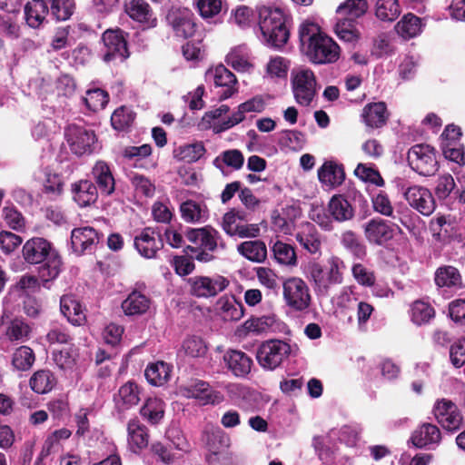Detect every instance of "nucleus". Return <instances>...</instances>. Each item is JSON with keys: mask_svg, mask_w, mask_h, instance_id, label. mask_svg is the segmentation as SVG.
<instances>
[{"mask_svg": "<svg viewBox=\"0 0 465 465\" xmlns=\"http://www.w3.org/2000/svg\"><path fill=\"white\" fill-rule=\"evenodd\" d=\"M23 258L29 264H41L38 275L46 287L49 282L56 279L61 272L62 258L53 243L43 237L27 240L22 248Z\"/></svg>", "mask_w": 465, "mask_h": 465, "instance_id": "nucleus-1", "label": "nucleus"}, {"mask_svg": "<svg viewBox=\"0 0 465 465\" xmlns=\"http://www.w3.org/2000/svg\"><path fill=\"white\" fill-rule=\"evenodd\" d=\"M186 239L192 243L184 247L185 253H192V258L200 262H210L214 260L213 252L220 246L225 248L220 232L206 225L201 228H188L184 232Z\"/></svg>", "mask_w": 465, "mask_h": 465, "instance_id": "nucleus-2", "label": "nucleus"}, {"mask_svg": "<svg viewBox=\"0 0 465 465\" xmlns=\"http://www.w3.org/2000/svg\"><path fill=\"white\" fill-rule=\"evenodd\" d=\"M259 26L266 42L281 48L289 40L290 30L287 17L280 8L262 6L259 8Z\"/></svg>", "mask_w": 465, "mask_h": 465, "instance_id": "nucleus-3", "label": "nucleus"}, {"mask_svg": "<svg viewBox=\"0 0 465 465\" xmlns=\"http://www.w3.org/2000/svg\"><path fill=\"white\" fill-rule=\"evenodd\" d=\"M64 139L71 153L78 157L94 151L97 137L94 130L84 124L71 123L64 128Z\"/></svg>", "mask_w": 465, "mask_h": 465, "instance_id": "nucleus-4", "label": "nucleus"}, {"mask_svg": "<svg viewBox=\"0 0 465 465\" xmlns=\"http://www.w3.org/2000/svg\"><path fill=\"white\" fill-rule=\"evenodd\" d=\"M291 351V345L284 341L268 340L257 348L256 360L263 370L274 371L289 357Z\"/></svg>", "mask_w": 465, "mask_h": 465, "instance_id": "nucleus-5", "label": "nucleus"}, {"mask_svg": "<svg viewBox=\"0 0 465 465\" xmlns=\"http://www.w3.org/2000/svg\"><path fill=\"white\" fill-rule=\"evenodd\" d=\"M282 294L285 303L295 312L307 310L312 302V296L307 283L299 277H290L282 283Z\"/></svg>", "mask_w": 465, "mask_h": 465, "instance_id": "nucleus-6", "label": "nucleus"}, {"mask_svg": "<svg viewBox=\"0 0 465 465\" xmlns=\"http://www.w3.org/2000/svg\"><path fill=\"white\" fill-rule=\"evenodd\" d=\"M408 162L422 176H431L439 169L434 147L425 143L415 144L409 150Z\"/></svg>", "mask_w": 465, "mask_h": 465, "instance_id": "nucleus-7", "label": "nucleus"}, {"mask_svg": "<svg viewBox=\"0 0 465 465\" xmlns=\"http://www.w3.org/2000/svg\"><path fill=\"white\" fill-rule=\"evenodd\" d=\"M432 412L437 422L447 431L456 432L463 425V415L450 400L445 398L437 400Z\"/></svg>", "mask_w": 465, "mask_h": 465, "instance_id": "nucleus-8", "label": "nucleus"}, {"mask_svg": "<svg viewBox=\"0 0 465 465\" xmlns=\"http://www.w3.org/2000/svg\"><path fill=\"white\" fill-rule=\"evenodd\" d=\"M304 52L308 59L315 64H332L340 57L339 45L327 35L307 45Z\"/></svg>", "mask_w": 465, "mask_h": 465, "instance_id": "nucleus-9", "label": "nucleus"}, {"mask_svg": "<svg viewBox=\"0 0 465 465\" xmlns=\"http://www.w3.org/2000/svg\"><path fill=\"white\" fill-rule=\"evenodd\" d=\"M189 292L197 298L214 297L224 291L229 285V280L222 275L213 278L208 276H193L187 280Z\"/></svg>", "mask_w": 465, "mask_h": 465, "instance_id": "nucleus-10", "label": "nucleus"}, {"mask_svg": "<svg viewBox=\"0 0 465 465\" xmlns=\"http://www.w3.org/2000/svg\"><path fill=\"white\" fill-rule=\"evenodd\" d=\"M166 21L178 38L188 39L196 33L194 15L188 8L172 7L166 15Z\"/></svg>", "mask_w": 465, "mask_h": 465, "instance_id": "nucleus-11", "label": "nucleus"}, {"mask_svg": "<svg viewBox=\"0 0 465 465\" xmlns=\"http://www.w3.org/2000/svg\"><path fill=\"white\" fill-rule=\"evenodd\" d=\"M127 36L128 34L124 33L120 28L107 29L104 32L102 40L106 48V52L104 54V60L105 62L115 59L124 62L130 56L126 39Z\"/></svg>", "mask_w": 465, "mask_h": 465, "instance_id": "nucleus-12", "label": "nucleus"}, {"mask_svg": "<svg viewBox=\"0 0 465 465\" xmlns=\"http://www.w3.org/2000/svg\"><path fill=\"white\" fill-rule=\"evenodd\" d=\"M292 88L295 101L309 106L316 94V77L310 69L298 72L292 79Z\"/></svg>", "mask_w": 465, "mask_h": 465, "instance_id": "nucleus-13", "label": "nucleus"}, {"mask_svg": "<svg viewBox=\"0 0 465 465\" xmlns=\"http://www.w3.org/2000/svg\"><path fill=\"white\" fill-rule=\"evenodd\" d=\"M134 245L141 256L153 259L163 248V240L158 228L145 227L135 235Z\"/></svg>", "mask_w": 465, "mask_h": 465, "instance_id": "nucleus-14", "label": "nucleus"}, {"mask_svg": "<svg viewBox=\"0 0 465 465\" xmlns=\"http://www.w3.org/2000/svg\"><path fill=\"white\" fill-rule=\"evenodd\" d=\"M102 237L103 234L90 226L74 228L71 232L72 249L77 255L93 253Z\"/></svg>", "mask_w": 465, "mask_h": 465, "instance_id": "nucleus-15", "label": "nucleus"}, {"mask_svg": "<svg viewBox=\"0 0 465 465\" xmlns=\"http://www.w3.org/2000/svg\"><path fill=\"white\" fill-rule=\"evenodd\" d=\"M404 198L413 209L424 216L430 215L436 208V202L431 192L422 186L409 187L404 193Z\"/></svg>", "mask_w": 465, "mask_h": 465, "instance_id": "nucleus-16", "label": "nucleus"}, {"mask_svg": "<svg viewBox=\"0 0 465 465\" xmlns=\"http://www.w3.org/2000/svg\"><path fill=\"white\" fill-rule=\"evenodd\" d=\"M393 226L400 230V227L395 223L381 218H373L364 225L365 238L371 244L384 245L394 236Z\"/></svg>", "mask_w": 465, "mask_h": 465, "instance_id": "nucleus-17", "label": "nucleus"}, {"mask_svg": "<svg viewBox=\"0 0 465 465\" xmlns=\"http://www.w3.org/2000/svg\"><path fill=\"white\" fill-rule=\"evenodd\" d=\"M206 77L212 78L216 87L223 88L219 94L221 101L232 97L238 92V81L233 73H232L223 64H219L214 68L209 69Z\"/></svg>", "mask_w": 465, "mask_h": 465, "instance_id": "nucleus-18", "label": "nucleus"}, {"mask_svg": "<svg viewBox=\"0 0 465 465\" xmlns=\"http://www.w3.org/2000/svg\"><path fill=\"white\" fill-rule=\"evenodd\" d=\"M124 9L131 19L142 24L144 28H154L157 25V18L145 0H129Z\"/></svg>", "mask_w": 465, "mask_h": 465, "instance_id": "nucleus-19", "label": "nucleus"}, {"mask_svg": "<svg viewBox=\"0 0 465 465\" xmlns=\"http://www.w3.org/2000/svg\"><path fill=\"white\" fill-rule=\"evenodd\" d=\"M226 368L238 378H245L252 371V359L244 351L229 349L223 357Z\"/></svg>", "mask_w": 465, "mask_h": 465, "instance_id": "nucleus-20", "label": "nucleus"}, {"mask_svg": "<svg viewBox=\"0 0 465 465\" xmlns=\"http://www.w3.org/2000/svg\"><path fill=\"white\" fill-rule=\"evenodd\" d=\"M441 440V432L440 429L429 422L422 423L413 430L408 441L415 448H430L432 445H439Z\"/></svg>", "mask_w": 465, "mask_h": 465, "instance_id": "nucleus-21", "label": "nucleus"}, {"mask_svg": "<svg viewBox=\"0 0 465 465\" xmlns=\"http://www.w3.org/2000/svg\"><path fill=\"white\" fill-rule=\"evenodd\" d=\"M390 113L384 102L367 104L361 114L362 123L371 129H380L387 124Z\"/></svg>", "mask_w": 465, "mask_h": 465, "instance_id": "nucleus-22", "label": "nucleus"}, {"mask_svg": "<svg viewBox=\"0 0 465 465\" xmlns=\"http://www.w3.org/2000/svg\"><path fill=\"white\" fill-rule=\"evenodd\" d=\"M91 175L102 195L110 196L114 193L115 179L106 162L97 161L92 168Z\"/></svg>", "mask_w": 465, "mask_h": 465, "instance_id": "nucleus-23", "label": "nucleus"}, {"mask_svg": "<svg viewBox=\"0 0 465 465\" xmlns=\"http://www.w3.org/2000/svg\"><path fill=\"white\" fill-rule=\"evenodd\" d=\"M60 310L67 321L74 326L86 322L85 308L74 295H64L60 300Z\"/></svg>", "mask_w": 465, "mask_h": 465, "instance_id": "nucleus-24", "label": "nucleus"}, {"mask_svg": "<svg viewBox=\"0 0 465 465\" xmlns=\"http://www.w3.org/2000/svg\"><path fill=\"white\" fill-rule=\"evenodd\" d=\"M73 199L80 207L94 203L98 199V189L90 180H80L72 184Z\"/></svg>", "mask_w": 465, "mask_h": 465, "instance_id": "nucleus-25", "label": "nucleus"}, {"mask_svg": "<svg viewBox=\"0 0 465 465\" xmlns=\"http://www.w3.org/2000/svg\"><path fill=\"white\" fill-rule=\"evenodd\" d=\"M318 178L327 186H340L345 180L344 166L334 161H326L318 170Z\"/></svg>", "mask_w": 465, "mask_h": 465, "instance_id": "nucleus-26", "label": "nucleus"}, {"mask_svg": "<svg viewBox=\"0 0 465 465\" xmlns=\"http://www.w3.org/2000/svg\"><path fill=\"white\" fill-rule=\"evenodd\" d=\"M140 394L141 389L135 382L127 381L122 385L114 396L117 410L124 411L137 405L141 401Z\"/></svg>", "mask_w": 465, "mask_h": 465, "instance_id": "nucleus-27", "label": "nucleus"}, {"mask_svg": "<svg viewBox=\"0 0 465 465\" xmlns=\"http://www.w3.org/2000/svg\"><path fill=\"white\" fill-rule=\"evenodd\" d=\"M434 282L438 288L461 289L462 277L460 271L451 265H442L434 273Z\"/></svg>", "mask_w": 465, "mask_h": 465, "instance_id": "nucleus-28", "label": "nucleus"}, {"mask_svg": "<svg viewBox=\"0 0 465 465\" xmlns=\"http://www.w3.org/2000/svg\"><path fill=\"white\" fill-rule=\"evenodd\" d=\"M331 218L338 223L351 221L354 217V208L344 195H333L327 208Z\"/></svg>", "mask_w": 465, "mask_h": 465, "instance_id": "nucleus-29", "label": "nucleus"}, {"mask_svg": "<svg viewBox=\"0 0 465 465\" xmlns=\"http://www.w3.org/2000/svg\"><path fill=\"white\" fill-rule=\"evenodd\" d=\"M188 397L198 399L203 404H215L223 401V395L216 391H213L208 382L203 381H196L186 389Z\"/></svg>", "mask_w": 465, "mask_h": 465, "instance_id": "nucleus-30", "label": "nucleus"}, {"mask_svg": "<svg viewBox=\"0 0 465 465\" xmlns=\"http://www.w3.org/2000/svg\"><path fill=\"white\" fill-rule=\"evenodd\" d=\"M49 8L45 0H32L25 5V18L32 28H39L45 21Z\"/></svg>", "mask_w": 465, "mask_h": 465, "instance_id": "nucleus-31", "label": "nucleus"}, {"mask_svg": "<svg viewBox=\"0 0 465 465\" xmlns=\"http://www.w3.org/2000/svg\"><path fill=\"white\" fill-rule=\"evenodd\" d=\"M424 26L425 23L421 18L412 13H408L396 24L395 30L402 38L411 39L420 35Z\"/></svg>", "mask_w": 465, "mask_h": 465, "instance_id": "nucleus-32", "label": "nucleus"}, {"mask_svg": "<svg viewBox=\"0 0 465 465\" xmlns=\"http://www.w3.org/2000/svg\"><path fill=\"white\" fill-rule=\"evenodd\" d=\"M57 379L55 375L48 369L36 371L29 380L30 388L38 394L50 392L55 387Z\"/></svg>", "mask_w": 465, "mask_h": 465, "instance_id": "nucleus-33", "label": "nucleus"}, {"mask_svg": "<svg viewBox=\"0 0 465 465\" xmlns=\"http://www.w3.org/2000/svg\"><path fill=\"white\" fill-rule=\"evenodd\" d=\"M296 241L310 253L321 252L322 242L316 228L312 223H307L296 233Z\"/></svg>", "mask_w": 465, "mask_h": 465, "instance_id": "nucleus-34", "label": "nucleus"}, {"mask_svg": "<svg viewBox=\"0 0 465 465\" xmlns=\"http://www.w3.org/2000/svg\"><path fill=\"white\" fill-rule=\"evenodd\" d=\"M150 299L140 292H132L122 302V309L126 315H141L150 308Z\"/></svg>", "mask_w": 465, "mask_h": 465, "instance_id": "nucleus-35", "label": "nucleus"}, {"mask_svg": "<svg viewBox=\"0 0 465 465\" xmlns=\"http://www.w3.org/2000/svg\"><path fill=\"white\" fill-rule=\"evenodd\" d=\"M217 304L220 306L222 317L224 321L237 322L244 315V307L242 302L231 297H221Z\"/></svg>", "mask_w": 465, "mask_h": 465, "instance_id": "nucleus-36", "label": "nucleus"}, {"mask_svg": "<svg viewBox=\"0 0 465 465\" xmlns=\"http://www.w3.org/2000/svg\"><path fill=\"white\" fill-rule=\"evenodd\" d=\"M368 7L367 0H346L337 7L336 13L341 19L355 22L366 14Z\"/></svg>", "mask_w": 465, "mask_h": 465, "instance_id": "nucleus-37", "label": "nucleus"}, {"mask_svg": "<svg viewBox=\"0 0 465 465\" xmlns=\"http://www.w3.org/2000/svg\"><path fill=\"white\" fill-rule=\"evenodd\" d=\"M128 440L133 446L142 450L148 446L149 433L145 425L135 418L129 420L127 424Z\"/></svg>", "mask_w": 465, "mask_h": 465, "instance_id": "nucleus-38", "label": "nucleus"}, {"mask_svg": "<svg viewBox=\"0 0 465 465\" xmlns=\"http://www.w3.org/2000/svg\"><path fill=\"white\" fill-rule=\"evenodd\" d=\"M144 375L148 382L154 386L166 383L171 376V366L161 361L147 365Z\"/></svg>", "mask_w": 465, "mask_h": 465, "instance_id": "nucleus-39", "label": "nucleus"}, {"mask_svg": "<svg viewBox=\"0 0 465 465\" xmlns=\"http://www.w3.org/2000/svg\"><path fill=\"white\" fill-rule=\"evenodd\" d=\"M140 414L148 423L158 424L164 416V402L158 398H148L140 409Z\"/></svg>", "mask_w": 465, "mask_h": 465, "instance_id": "nucleus-40", "label": "nucleus"}, {"mask_svg": "<svg viewBox=\"0 0 465 465\" xmlns=\"http://www.w3.org/2000/svg\"><path fill=\"white\" fill-rule=\"evenodd\" d=\"M436 316V311L433 306L424 301L417 300L412 302L411 307V322L418 325L429 324Z\"/></svg>", "mask_w": 465, "mask_h": 465, "instance_id": "nucleus-41", "label": "nucleus"}, {"mask_svg": "<svg viewBox=\"0 0 465 465\" xmlns=\"http://www.w3.org/2000/svg\"><path fill=\"white\" fill-rule=\"evenodd\" d=\"M203 437L209 450L214 454L218 453L223 448L227 447L229 443L228 436L219 427H206Z\"/></svg>", "mask_w": 465, "mask_h": 465, "instance_id": "nucleus-42", "label": "nucleus"}, {"mask_svg": "<svg viewBox=\"0 0 465 465\" xmlns=\"http://www.w3.org/2000/svg\"><path fill=\"white\" fill-rule=\"evenodd\" d=\"M237 249L242 256L255 262H263L267 256L266 245L260 240L243 242Z\"/></svg>", "mask_w": 465, "mask_h": 465, "instance_id": "nucleus-43", "label": "nucleus"}, {"mask_svg": "<svg viewBox=\"0 0 465 465\" xmlns=\"http://www.w3.org/2000/svg\"><path fill=\"white\" fill-rule=\"evenodd\" d=\"M401 15L399 0H376L375 15L382 22H393Z\"/></svg>", "mask_w": 465, "mask_h": 465, "instance_id": "nucleus-44", "label": "nucleus"}, {"mask_svg": "<svg viewBox=\"0 0 465 465\" xmlns=\"http://www.w3.org/2000/svg\"><path fill=\"white\" fill-rule=\"evenodd\" d=\"M341 243L350 252L354 259L363 260L367 255V248L360 237L352 231H345L341 234Z\"/></svg>", "mask_w": 465, "mask_h": 465, "instance_id": "nucleus-45", "label": "nucleus"}, {"mask_svg": "<svg viewBox=\"0 0 465 465\" xmlns=\"http://www.w3.org/2000/svg\"><path fill=\"white\" fill-rule=\"evenodd\" d=\"M182 218L186 223H195L207 217L208 210L193 200L183 202L180 206Z\"/></svg>", "mask_w": 465, "mask_h": 465, "instance_id": "nucleus-46", "label": "nucleus"}, {"mask_svg": "<svg viewBox=\"0 0 465 465\" xmlns=\"http://www.w3.org/2000/svg\"><path fill=\"white\" fill-rule=\"evenodd\" d=\"M136 114L125 105L115 109L111 116V124L116 131H127L134 122Z\"/></svg>", "mask_w": 465, "mask_h": 465, "instance_id": "nucleus-47", "label": "nucleus"}, {"mask_svg": "<svg viewBox=\"0 0 465 465\" xmlns=\"http://www.w3.org/2000/svg\"><path fill=\"white\" fill-rule=\"evenodd\" d=\"M41 282L40 277L26 273L22 275L12 288L18 293L19 297H25L39 292L41 291Z\"/></svg>", "mask_w": 465, "mask_h": 465, "instance_id": "nucleus-48", "label": "nucleus"}, {"mask_svg": "<svg viewBox=\"0 0 465 465\" xmlns=\"http://www.w3.org/2000/svg\"><path fill=\"white\" fill-rule=\"evenodd\" d=\"M276 262L282 265L293 266L297 263V256L294 248L286 242L277 241L272 248Z\"/></svg>", "mask_w": 465, "mask_h": 465, "instance_id": "nucleus-49", "label": "nucleus"}, {"mask_svg": "<svg viewBox=\"0 0 465 465\" xmlns=\"http://www.w3.org/2000/svg\"><path fill=\"white\" fill-rule=\"evenodd\" d=\"M223 163L233 170H240L244 163V156L238 149L226 150L213 160L214 166L219 169H222Z\"/></svg>", "mask_w": 465, "mask_h": 465, "instance_id": "nucleus-50", "label": "nucleus"}, {"mask_svg": "<svg viewBox=\"0 0 465 465\" xmlns=\"http://www.w3.org/2000/svg\"><path fill=\"white\" fill-rule=\"evenodd\" d=\"M306 273L319 292H326L329 290L326 272L322 264L314 261L309 262L306 265Z\"/></svg>", "mask_w": 465, "mask_h": 465, "instance_id": "nucleus-51", "label": "nucleus"}, {"mask_svg": "<svg viewBox=\"0 0 465 465\" xmlns=\"http://www.w3.org/2000/svg\"><path fill=\"white\" fill-rule=\"evenodd\" d=\"M351 274L356 282L363 287L371 288L376 284L375 272L361 262H353Z\"/></svg>", "mask_w": 465, "mask_h": 465, "instance_id": "nucleus-52", "label": "nucleus"}, {"mask_svg": "<svg viewBox=\"0 0 465 465\" xmlns=\"http://www.w3.org/2000/svg\"><path fill=\"white\" fill-rule=\"evenodd\" d=\"M35 361V352L28 346H20L15 351L12 357V364L18 371L29 370Z\"/></svg>", "mask_w": 465, "mask_h": 465, "instance_id": "nucleus-53", "label": "nucleus"}, {"mask_svg": "<svg viewBox=\"0 0 465 465\" xmlns=\"http://www.w3.org/2000/svg\"><path fill=\"white\" fill-rule=\"evenodd\" d=\"M73 344L61 350L53 351V361L56 366L64 371L72 370L76 364V353L73 349Z\"/></svg>", "mask_w": 465, "mask_h": 465, "instance_id": "nucleus-54", "label": "nucleus"}, {"mask_svg": "<svg viewBox=\"0 0 465 465\" xmlns=\"http://www.w3.org/2000/svg\"><path fill=\"white\" fill-rule=\"evenodd\" d=\"M354 174L365 183H370L376 186L381 187L385 184L378 169L375 166L365 163H359L354 170Z\"/></svg>", "mask_w": 465, "mask_h": 465, "instance_id": "nucleus-55", "label": "nucleus"}, {"mask_svg": "<svg viewBox=\"0 0 465 465\" xmlns=\"http://www.w3.org/2000/svg\"><path fill=\"white\" fill-rule=\"evenodd\" d=\"M83 100L89 110L97 112L106 106L109 102V94L106 91L96 88L88 90Z\"/></svg>", "mask_w": 465, "mask_h": 465, "instance_id": "nucleus-56", "label": "nucleus"}, {"mask_svg": "<svg viewBox=\"0 0 465 465\" xmlns=\"http://www.w3.org/2000/svg\"><path fill=\"white\" fill-rule=\"evenodd\" d=\"M323 35L325 34L321 31L319 25L313 22L304 21L299 27V38L303 49Z\"/></svg>", "mask_w": 465, "mask_h": 465, "instance_id": "nucleus-57", "label": "nucleus"}, {"mask_svg": "<svg viewBox=\"0 0 465 465\" xmlns=\"http://www.w3.org/2000/svg\"><path fill=\"white\" fill-rule=\"evenodd\" d=\"M75 3L74 0H52L50 11L51 15L57 21L68 20L74 14Z\"/></svg>", "mask_w": 465, "mask_h": 465, "instance_id": "nucleus-58", "label": "nucleus"}, {"mask_svg": "<svg viewBox=\"0 0 465 465\" xmlns=\"http://www.w3.org/2000/svg\"><path fill=\"white\" fill-rule=\"evenodd\" d=\"M343 261L338 256H331L328 260V272H326V279L329 284L331 285L341 284L343 281V275L341 271V268H344Z\"/></svg>", "mask_w": 465, "mask_h": 465, "instance_id": "nucleus-59", "label": "nucleus"}, {"mask_svg": "<svg viewBox=\"0 0 465 465\" xmlns=\"http://www.w3.org/2000/svg\"><path fill=\"white\" fill-rule=\"evenodd\" d=\"M30 332V326L18 318L11 321L6 330V335L10 341H23L24 339L28 338Z\"/></svg>", "mask_w": 465, "mask_h": 465, "instance_id": "nucleus-60", "label": "nucleus"}, {"mask_svg": "<svg viewBox=\"0 0 465 465\" xmlns=\"http://www.w3.org/2000/svg\"><path fill=\"white\" fill-rule=\"evenodd\" d=\"M353 23L343 19H340L337 23L336 33L341 40L352 43L360 38V32Z\"/></svg>", "mask_w": 465, "mask_h": 465, "instance_id": "nucleus-61", "label": "nucleus"}, {"mask_svg": "<svg viewBox=\"0 0 465 465\" xmlns=\"http://www.w3.org/2000/svg\"><path fill=\"white\" fill-rule=\"evenodd\" d=\"M196 9L203 19L213 18L223 10V0H197Z\"/></svg>", "mask_w": 465, "mask_h": 465, "instance_id": "nucleus-62", "label": "nucleus"}, {"mask_svg": "<svg viewBox=\"0 0 465 465\" xmlns=\"http://www.w3.org/2000/svg\"><path fill=\"white\" fill-rule=\"evenodd\" d=\"M183 348L185 353L191 357H203L207 352L204 341L198 336H190L183 341Z\"/></svg>", "mask_w": 465, "mask_h": 465, "instance_id": "nucleus-63", "label": "nucleus"}, {"mask_svg": "<svg viewBox=\"0 0 465 465\" xmlns=\"http://www.w3.org/2000/svg\"><path fill=\"white\" fill-rule=\"evenodd\" d=\"M274 323L275 318L273 316H262L245 321L242 326L248 332L262 333Z\"/></svg>", "mask_w": 465, "mask_h": 465, "instance_id": "nucleus-64", "label": "nucleus"}]
</instances>
